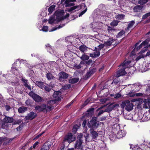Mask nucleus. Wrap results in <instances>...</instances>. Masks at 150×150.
Wrapping results in <instances>:
<instances>
[{
    "label": "nucleus",
    "instance_id": "f257e3e1",
    "mask_svg": "<svg viewBox=\"0 0 150 150\" xmlns=\"http://www.w3.org/2000/svg\"><path fill=\"white\" fill-rule=\"evenodd\" d=\"M89 138V135L87 134L86 136H83L80 133L77 136V140L74 144V149L76 150H84V142L86 144L87 142V139Z\"/></svg>",
    "mask_w": 150,
    "mask_h": 150
},
{
    "label": "nucleus",
    "instance_id": "f03ea898",
    "mask_svg": "<svg viewBox=\"0 0 150 150\" xmlns=\"http://www.w3.org/2000/svg\"><path fill=\"white\" fill-rule=\"evenodd\" d=\"M13 119L12 117H9L7 116L4 119L3 123L2 125V128L3 129H6L7 127L8 123H11L13 122Z\"/></svg>",
    "mask_w": 150,
    "mask_h": 150
},
{
    "label": "nucleus",
    "instance_id": "7ed1b4c3",
    "mask_svg": "<svg viewBox=\"0 0 150 150\" xmlns=\"http://www.w3.org/2000/svg\"><path fill=\"white\" fill-rule=\"evenodd\" d=\"M98 124L96 122V118L93 117L91 120L88 122V126L91 128V129H93L94 128H96L98 127Z\"/></svg>",
    "mask_w": 150,
    "mask_h": 150
},
{
    "label": "nucleus",
    "instance_id": "20e7f679",
    "mask_svg": "<svg viewBox=\"0 0 150 150\" xmlns=\"http://www.w3.org/2000/svg\"><path fill=\"white\" fill-rule=\"evenodd\" d=\"M29 94L36 102H40L42 100L41 97L34 93L33 91L30 92Z\"/></svg>",
    "mask_w": 150,
    "mask_h": 150
},
{
    "label": "nucleus",
    "instance_id": "39448f33",
    "mask_svg": "<svg viewBox=\"0 0 150 150\" xmlns=\"http://www.w3.org/2000/svg\"><path fill=\"white\" fill-rule=\"evenodd\" d=\"M55 101L53 100H51L48 102L47 105H45V111L48 112L51 111L53 108L52 105L54 104Z\"/></svg>",
    "mask_w": 150,
    "mask_h": 150
},
{
    "label": "nucleus",
    "instance_id": "423d86ee",
    "mask_svg": "<svg viewBox=\"0 0 150 150\" xmlns=\"http://www.w3.org/2000/svg\"><path fill=\"white\" fill-rule=\"evenodd\" d=\"M132 90L134 92H136L139 91L141 89L142 86L140 83H137L135 84H133L131 86Z\"/></svg>",
    "mask_w": 150,
    "mask_h": 150
},
{
    "label": "nucleus",
    "instance_id": "0eeeda50",
    "mask_svg": "<svg viewBox=\"0 0 150 150\" xmlns=\"http://www.w3.org/2000/svg\"><path fill=\"white\" fill-rule=\"evenodd\" d=\"M75 140V137L71 133L69 134L64 138V141L71 143Z\"/></svg>",
    "mask_w": 150,
    "mask_h": 150
},
{
    "label": "nucleus",
    "instance_id": "6e6552de",
    "mask_svg": "<svg viewBox=\"0 0 150 150\" xmlns=\"http://www.w3.org/2000/svg\"><path fill=\"white\" fill-rule=\"evenodd\" d=\"M120 67V69L118 71L117 73L116 77H118L120 76L125 75L127 73L125 71V68H123L122 67Z\"/></svg>",
    "mask_w": 150,
    "mask_h": 150
},
{
    "label": "nucleus",
    "instance_id": "1a4fd4ad",
    "mask_svg": "<svg viewBox=\"0 0 150 150\" xmlns=\"http://www.w3.org/2000/svg\"><path fill=\"white\" fill-rule=\"evenodd\" d=\"M119 106V105L117 103L110 105L108 108L105 110V111L106 112L110 111L113 109H116Z\"/></svg>",
    "mask_w": 150,
    "mask_h": 150
},
{
    "label": "nucleus",
    "instance_id": "9d476101",
    "mask_svg": "<svg viewBox=\"0 0 150 150\" xmlns=\"http://www.w3.org/2000/svg\"><path fill=\"white\" fill-rule=\"evenodd\" d=\"M36 115L32 111L29 113L25 117V118L27 120H32L35 118Z\"/></svg>",
    "mask_w": 150,
    "mask_h": 150
},
{
    "label": "nucleus",
    "instance_id": "9b49d317",
    "mask_svg": "<svg viewBox=\"0 0 150 150\" xmlns=\"http://www.w3.org/2000/svg\"><path fill=\"white\" fill-rule=\"evenodd\" d=\"M10 140L5 137H0V144L3 143L4 144H6L10 142Z\"/></svg>",
    "mask_w": 150,
    "mask_h": 150
},
{
    "label": "nucleus",
    "instance_id": "f8f14e48",
    "mask_svg": "<svg viewBox=\"0 0 150 150\" xmlns=\"http://www.w3.org/2000/svg\"><path fill=\"white\" fill-rule=\"evenodd\" d=\"M133 105L129 101H127L125 104V109L128 111H130L133 109Z\"/></svg>",
    "mask_w": 150,
    "mask_h": 150
},
{
    "label": "nucleus",
    "instance_id": "ddd939ff",
    "mask_svg": "<svg viewBox=\"0 0 150 150\" xmlns=\"http://www.w3.org/2000/svg\"><path fill=\"white\" fill-rule=\"evenodd\" d=\"M58 76L59 79L61 81L62 80V79H67L68 76V75L64 72H61L59 74Z\"/></svg>",
    "mask_w": 150,
    "mask_h": 150
},
{
    "label": "nucleus",
    "instance_id": "4468645a",
    "mask_svg": "<svg viewBox=\"0 0 150 150\" xmlns=\"http://www.w3.org/2000/svg\"><path fill=\"white\" fill-rule=\"evenodd\" d=\"M131 63V62L130 61H124L123 63L121 64L119 66L122 67L123 68H125V69L127 68H129L131 66L130 65V64Z\"/></svg>",
    "mask_w": 150,
    "mask_h": 150
},
{
    "label": "nucleus",
    "instance_id": "2eb2a0df",
    "mask_svg": "<svg viewBox=\"0 0 150 150\" xmlns=\"http://www.w3.org/2000/svg\"><path fill=\"white\" fill-rule=\"evenodd\" d=\"M45 104H43L41 105H37L35 107V110L39 112L41 111H45Z\"/></svg>",
    "mask_w": 150,
    "mask_h": 150
},
{
    "label": "nucleus",
    "instance_id": "dca6fc26",
    "mask_svg": "<svg viewBox=\"0 0 150 150\" xmlns=\"http://www.w3.org/2000/svg\"><path fill=\"white\" fill-rule=\"evenodd\" d=\"M60 92L59 91L55 92L53 94V96L55 98L54 100L55 102L56 101H58L61 100V98L60 97Z\"/></svg>",
    "mask_w": 150,
    "mask_h": 150
},
{
    "label": "nucleus",
    "instance_id": "f3484780",
    "mask_svg": "<svg viewBox=\"0 0 150 150\" xmlns=\"http://www.w3.org/2000/svg\"><path fill=\"white\" fill-rule=\"evenodd\" d=\"M76 0H66L65 2V6L66 7L71 6L74 5V2Z\"/></svg>",
    "mask_w": 150,
    "mask_h": 150
},
{
    "label": "nucleus",
    "instance_id": "a211bd4d",
    "mask_svg": "<svg viewBox=\"0 0 150 150\" xmlns=\"http://www.w3.org/2000/svg\"><path fill=\"white\" fill-rule=\"evenodd\" d=\"M126 134L125 132L123 130H119L117 134V137L118 139H120L124 137Z\"/></svg>",
    "mask_w": 150,
    "mask_h": 150
},
{
    "label": "nucleus",
    "instance_id": "6ab92c4d",
    "mask_svg": "<svg viewBox=\"0 0 150 150\" xmlns=\"http://www.w3.org/2000/svg\"><path fill=\"white\" fill-rule=\"evenodd\" d=\"M81 8V6H73L67 9V11L70 12L73 11H78Z\"/></svg>",
    "mask_w": 150,
    "mask_h": 150
},
{
    "label": "nucleus",
    "instance_id": "aec40b11",
    "mask_svg": "<svg viewBox=\"0 0 150 150\" xmlns=\"http://www.w3.org/2000/svg\"><path fill=\"white\" fill-rule=\"evenodd\" d=\"M16 64V63H14L12 64V66L11 68V71L14 74L16 75L18 74V71L16 68L14 67V65H15Z\"/></svg>",
    "mask_w": 150,
    "mask_h": 150
},
{
    "label": "nucleus",
    "instance_id": "412c9836",
    "mask_svg": "<svg viewBox=\"0 0 150 150\" xmlns=\"http://www.w3.org/2000/svg\"><path fill=\"white\" fill-rule=\"evenodd\" d=\"M51 146L50 144H48L47 143H46L42 146L40 150H49Z\"/></svg>",
    "mask_w": 150,
    "mask_h": 150
},
{
    "label": "nucleus",
    "instance_id": "4be33fe9",
    "mask_svg": "<svg viewBox=\"0 0 150 150\" xmlns=\"http://www.w3.org/2000/svg\"><path fill=\"white\" fill-rule=\"evenodd\" d=\"M79 49L81 52L84 53L87 51L88 47L85 45H83L79 46Z\"/></svg>",
    "mask_w": 150,
    "mask_h": 150
},
{
    "label": "nucleus",
    "instance_id": "5701e85b",
    "mask_svg": "<svg viewBox=\"0 0 150 150\" xmlns=\"http://www.w3.org/2000/svg\"><path fill=\"white\" fill-rule=\"evenodd\" d=\"M142 118L145 121L148 120L150 119V114L147 112L145 113Z\"/></svg>",
    "mask_w": 150,
    "mask_h": 150
},
{
    "label": "nucleus",
    "instance_id": "b1692460",
    "mask_svg": "<svg viewBox=\"0 0 150 150\" xmlns=\"http://www.w3.org/2000/svg\"><path fill=\"white\" fill-rule=\"evenodd\" d=\"M90 132L93 139H95L98 136V133L96 131H94L93 129H91Z\"/></svg>",
    "mask_w": 150,
    "mask_h": 150
},
{
    "label": "nucleus",
    "instance_id": "393cba45",
    "mask_svg": "<svg viewBox=\"0 0 150 150\" xmlns=\"http://www.w3.org/2000/svg\"><path fill=\"white\" fill-rule=\"evenodd\" d=\"M78 57H79L83 61L87 60L89 59V56L86 55L84 53L82 54L81 56H78Z\"/></svg>",
    "mask_w": 150,
    "mask_h": 150
},
{
    "label": "nucleus",
    "instance_id": "a878e982",
    "mask_svg": "<svg viewBox=\"0 0 150 150\" xmlns=\"http://www.w3.org/2000/svg\"><path fill=\"white\" fill-rule=\"evenodd\" d=\"M22 81L24 83V85L25 86L30 90H31V87L30 86V85H29L27 83V80L25 79H24L22 78Z\"/></svg>",
    "mask_w": 150,
    "mask_h": 150
},
{
    "label": "nucleus",
    "instance_id": "bb28decb",
    "mask_svg": "<svg viewBox=\"0 0 150 150\" xmlns=\"http://www.w3.org/2000/svg\"><path fill=\"white\" fill-rule=\"evenodd\" d=\"M96 69H93L92 70H90L89 71L87 72L86 74V76L87 78L89 77L92 74H93L94 72L95 71Z\"/></svg>",
    "mask_w": 150,
    "mask_h": 150
},
{
    "label": "nucleus",
    "instance_id": "cd10ccee",
    "mask_svg": "<svg viewBox=\"0 0 150 150\" xmlns=\"http://www.w3.org/2000/svg\"><path fill=\"white\" fill-rule=\"evenodd\" d=\"M135 23V21H130L128 24L127 27V30H129L132 28Z\"/></svg>",
    "mask_w": 150,
    "mask_h": 150
},
{
    "label": "nucleus",
    "instance_id": "c85d7f7f",
    "mask_svg": "<svg viewBox=\"0 0 150 150\" xmlns=\"http://www.w3.org/2000/svg\"><path fill=\"white\" fill-rule=\"evenodd\" d=\"M27 110V108L24 107H20L18 109V112L19 113H23Z\"/></svg>",
    "mask_w": 150,
    "mask_h": 150
},
{
    "label": "nucleus",
    "instance_id": "c756f323",
    "mask_svg": "<svg viewBox=\"0 0 150 150\" xmlns=\"http://www.w3.org/2000/svg\"><path fill=\"white\" fill-rule=\"evenodd\" d=\"M79 80V79L77 78H73L70 79L69 81V83L73 84L77 83Z\"/></svg>",
    "mask_w": 150,
    "mask_h": 150
},
{
    "label": "nucleus",
    "instance_id": "7c9ffc66",
    "mask_svg": "<svg viewBox=\"0 0 150 150\" xmlns=\"http://www.w3.org/2000/svg\"><path fill=\"white\" fill-rule=\"evenodd\" d=\"M142 9L141 6L139 5H137L135 6L133 8L134 11L135 12H139Z\"/></svg>",
    "mask_w": 150,
    "mask_h": 150
},
{
    "label": "nucleus",
    "instance_id": "2f4dec72",
    "mask_svg": "<svg viewBox=\"0 0 150 150\" xmlns=\"http://www.w3.org/2000/svg\"><path fill=\"white\" fill-rule=\"evenodd\" d=\"M46 77L47 79L50 80L52 79H53L54 77L51 73H47L46 74Z\"/></svg>",
    "mask_w": 150,
    "mask_h": 150
},
{
    "label": "nucleus",
    "instance_id": "473e14b6",
    "mask_svg": "<svg viewBox=\"0 0 150 150\" xmlns=\"http://www.w3.org/2000/svg\"><path fill=\"white\" fill-rule=\"evenodd\" d=\"M125 15L122 14H118L116 16V19L119 20H121L124 18Z\"/></svg>",
    "mask_w": 150,
    "mask_h": 150
},
{
    "label": "nucleus",
    "instance_id": "72a5a7b5",
    "mask_svg": "<svg viewBox=\"0 0 150 150\" xmlns=\"http://www.w3.org/2000/svg\"><path fill=\"white\" fill-rule=\"evenodd\" d=\"M37 86L42 89L45 87V85L44 84V83L41 82H37L36 83Z\"/></svg>",
    "mask_w": 150,
    "mask_h": 150
},
{
    "label": "nucleus",
    "instance_id": "f704fd0d",
    "mask_svg": "<svg viewBox=\"0 0 150 150\" xmlns=\"http://www.w3.org/2000/svg\"><path fill=\"white\" fill-rule=\"evenodd\" d=\"M119 22V21L117 20H114L110 23V25L113 26H117Z\"/></svg>",
    "mask_w": 150,
    "mask_h": 150
},
{
    "label": "nucleus",
    "instance_id": "c9c22d12",
    "mask_svg": "<svg viewBox=\"0 0 150 150\" xmlns=\"http://www.w3.org/2000/svg\"><path fill=\"white\" fill-rule=\"evenodd\" d=\"M55 6V5H53L50 7L48 9V11L50 13H51L54 10Z\"/></svg>",
    "mask_w": 150,
    "mask_h": 150
},
{
    "label": "nucleus",
    "instance_id": "e433bc0d",
    "mask_svg": "<svg viewBox=\"0 0 150 150\" xmlns=\"http://www.w3.org/2000/svg\"><path fill=\"white\" fill-rule=\"evenodd\" d=\"M53 87V86H50V85H48L47 86H45V87L43 88H44L45 90L47 92L50 91L52 88Z\"/></svg>",
    "mask_w": 150,
    "mask_h": 150
},
{
    "label": "nucleus",
    "instance_id": "4c0bfd02",
    "mask_svg": "<svg viewBox=\"0 0 150 150\" xmlns=\"http://www.w3.org/2000/svg\"><path fill=\"white\" fill-rule=\"evenodd\" d=\"M125 33V32L124 31L122 30L117 35L116 37L117 38H119L121 37L123 35H124Z\"/></svg>",
    "mask_w": 150,
    "mask_h": 150
},
{
    "label": "nucleus",
    "instance_id": "58836bf2",
    "mask_svg": "<svg viewBox=\"0 0 150 150\" xmlns=\"http://www.w3.org/2000/svg\"><path fill=\"white\" fill-rule=\"evenodd\" d=\"M149 1H150V0H140L139 2V3L140 4L143 5Z\"/></svg>",
    "mask_w": 150,
    "mask_h": 150
},
{
    "label": "nucleus",
    "instance_id": "ea45409f",
    "mask_svg": "<svg viewBox=\"0 0 150 150\" xmlns=\"http://www.w3.org/2000/svg\"><path fill=\"white\" fill-rule=\"evenodd\" d=\"M93 53L94 54L95 57H98L100 55V52L99 50H96L95 52H94Z\"/></svg>",
    "mask_w": 150,
    "mask_h": 150
},
{
    "label": "nucleus",
    "instance_id": "a19ab883",
    "mask_svg": "<svg viewBox=\"0 0 150 150\" xmlns=\"http://www.w3.org/2000/svg\"><path fill=\"white\" fill-rule=\"evenodd\" d=\"M71 87V85L70 84H66L63 86V88L64 89H67Z\"/></svg>",
    "mask_w": 150,
    "mask_h": 150
},
{
    "label": "nucleus",
    "instance_id": "79ce46f5",
    "mask_svg": "<svg viewBox=\"0 0 150 150\" xmlns=\"http://www.w3.org/2000/svg\"><path fill=\"white\" fill-rule=\"evenodd\" d=\"M78 127L79 126L77 125H74L72 129L73 132L75 133L77 131L78 128Z\"/></svg>",
    "mask_w": 150,
    "mask_h": 150
},
{
    "label": "nucleus",
    "instance_id": "37998d69",
    "mask_svg": "<svg viewBox=\"0 0 150 150\" xmlns=\"http://www.w3.org/2000/svg\"><path fill=\"white\" fill-rule=\"evenodd\" d=\"M93 110L94 109L92 108L90 109L87 111L88 114H89V115H92L93 113Z\"/></svg>",
    "mask_w": 150,
    "mask_h": 150
},
{
    "label": "nucleus",
    "instance_id": "c03bdc74",
    "mask_svg": "<svg viewBox=\"0 0 150 150\" xmlns=\"http://www.w3.org/2000/svg\"><path fill=\"white\" fill-rule=\"evenodd\" d=\"M39 144V142L38 141H37L32 146H31L30 148V149L29 150H31L32 149H35L36 146L37 145Z\"/></svg>",
    "mask_w": 150,
    "mask_h": 150
},
{
    "label": "nucleus",
    "instance_id": "a18cd8bd",
    "mask_svg": "<svg viewBox=\"0 0 150 150\" xmlns=\"http://www.w3.org/2000/svg\"><path fill=\"white\" fill-rule=\"evenodd\" d=\"M7 91L9 94H11L12 92H13V90L12 88L9 87L8 88Z\"/></svg>",
    "mask_w": 150,
    "mask_h": 150
},
{
    "label": "nucleus",
    "instance_id": "49530a36",
    "mask_svg": "<svg viewBox=\"0 0 150 150\" xmlns=\"http://www.w3.org/2000/svg\"><path fill=\"white\" fill-rule=\"evenodd\" d=\"M105 46V45L104 44H101L99 45H98V50H99V51H100V50H101Z\"/></svg>",
    "mask_w": 150,
    "mask_h": 150
},
{
    "label": "nucleus",
    "instance_id": "de8ad7c7",
    "mask_svg": "<svg viewBox=\"0 0 150 150\" xmlns=\"http://www.w3.org/2000/svg\"><path fill=\"white\" fill-rule=\"evenodd\" d=\"M112 44V42L109 41L105 42L104 43V45L105 46H109L110 45Z\"/></svg>",
    "mask_w": 150,
    "mask_h": 150
},
{
    "label": "nucleus",
    "instance_id": "09e8293b",
    "mask_svg": "<svg viewBox=\"0 0 150 150\" xmlns=\"http://www.w3.org/2000/svg\"><path fill=\"white\" fill-rule=\"evenodd\" d=\"M46 47L47 48V49L49 52H50V50L52 49L51 46H50L49 44H47L45 45Z\"/></svg>",
    "mask_w": 150,
    "mask_h": 150
},
{
    "label": "nucleus",
    "instance_id": "8fccbe9b",
    "mask_svg": "<svg viewBox=\"0 0 150 150\" xmlns=\"http://www.w3.org/2000/svg\"><path fill=\"white\" fill-rule=\"evenodd\" d=\"M149 40L148 39H146L145 41L142 42V44L143 46H144L147 45L149 42Z\"/></svg>",
    "mask_w": 150,
    "mask_h": 150
},
{
    "label": "nucleus",
    "instance_id": "3c124183",
    "mask_svg": "<svg viewBox=\"0 0 150 150\" xmlns=\"http://www.w3.org/2000/svg\"><path fill=\"white\" fill-rule=\"evenodd\" d=\"M55 20L52 18H50L48 22L50 24H52L54 22Z\"/></svg>",
    "mask_w": 150,
    "mask_h": 150
},
{
    "label": "nucleus",
    "instance_id": "603ef678",
    "mask_svg": "<svg viewBox=\"0 0 150 150\" xmlns=\"http://www.w3.org/2000/svg\"><path fill=\"white\" fill-rule=\"evenodd\" d=\"M63 26V25L62 26H61V25H59L58 27H55L54 28H53L51 30V31H54L57 29H59L62 27Z\"/></svg>",
    "mask_w": 150,
    "mask_h": 150
},
{
    "label": "nucleus",
    "instance_id": "864d4df0",
    "mask_svg": "<svg viewBox=\"0 0 150 150\" xmlns=\"http://www.w3.org/2000/svg\"><path fill=\"white\" fill-rule=\"evenodd\" d=\"M25 103L26 105H28L30 106L31 105V103L30 100H26L25 102Z\"/></svg>",
    "mask_w": 150,
    "mask_h": 150
},
{
    "label": "nucleus",
    "instance_id": "5fc2aeb1",
    "mask_svg": "<svg viewBox=\"0 0 150 150\" xmlns=\"http://www.w3.org/2000/svg\"><path fill=\"white\" fill-rule=\"evenodd\" d=\"M48 27L47 26L43 27L42 29V30L44 32H47L48 30Z\"/></svg>",
    "mask_w": 150,
    "mask_h": 150
},
{
    "label": "nucleus",
    "instance_id": "6e6d98bb",
    "mask_svg": "<svg viewBox=\"0 0 150 150\" xmlns=\"http://www.w3.org/2000/svg\"><path fill=\"white\" fill-rule=\"evenodd\" d=\"M121 95L120 93H117L115 95L114 98H118L121 96Z\"/></svg>",
    "mask_w": 150,
    "mask_h": 150
},
{
    "label": "nucleus",
    "instance_id": "4d7b16f0",
    "mask_svg": "<svg viewBox=\"0 0 150 150\" xmlns=\"http://www.w3.org/2000/svg\"><path fill=\"white\" fill-rule=\"evenodd\" d=\"M87 8H86L85 10H84V11H82L81 13L79 14V17H80L83 14L87 11Z\"/></svg>",
    "mask_w": 150,
    "mask_h": 150
},
{
    "label": "nucleus",
    "instance_id": "13d9d810",
    "mask_svg": "<svg viewBox=\"0 0 150 150\" xmlns=\"http://www.w3.org/2000/svg\"><path fill=\"white\" fill-rule=\"evenodd\" d=\"M74 67L75 69H79L81 68V66H80V65H78V64H75L74 65Z\"/></svg>",
    "mask_w": 150,
    "mask_h": 150
},
{
    "label": "nucleus",
    "instance_id": "bf43d9fd",
    "mask_svg": "<svg viewBox=\"0 0 150 150\" xmlns=\"http://www.w3.org/2000/svg\"><path fill=\"white\" fill-rule=\"evenodd\" d=\"M143 57V56L142 55H140L138 56L136 59V61H137L139 60L141 58Z\"/></svg>",
    "mask_w": 150,
    "mask_h": 150
},
{
    "label": "nucleus",
    "instance_id": "052dcab7",
    "mask_svg": "<svg viewBox=\"0 0 150 150\" xmlns=\"http://www.w3.org/2000/svg\"><path fill=\"white\" fill-rule=\"evenodd\" d=\"M112 30H115L111 27L108 26V32H110Z\"/></svg>",
    "mask_w": 150,
    "mask_h": 150
},
{
    "label": "nucleus",
    "instance_id": "680f3d73",
    "mask_svg": "<svg viewBox=\"0 0 150 150\" xmlns=\"http://www.w3.org/2000/svg\"><path fill=\"white\" fill-rule=\"evenodd\" d=\"M128 96L130 97H133L135 96V94H134L133 93H130L128 94Z\"/></svg>",
    "mask_w": 150,
    "mask_h": 150
},
{
    "label": "nucleus",
    "instance_id": "e2e57ef3",
    "mask_svg": "<svg viewBox=\"0 0 150 150\" xmlns=\"http://www.w3.org/2000/svg\"><path fill=\"white\" fill-rule=\"evenodd\" d=\"M107 99L106 98L102 99L100 100V101L102 103H104L106 102Z\"/></svg>",
    "mask_w": 150,
    "mask_h": 150
},
{
    "label": "nucleus",
    "instance_id": "0e129e2a",
    "mask_svg": "<svg viewBox=\"0 0 150 150\" xmlns=\"http://www.w3.org/2000/svg\"><path fill=\"white\" fill-rule=\"evenodd\" d=\"M143 46L142 43L139 45V46L137 48V50H139Z\"/></svg>",
    "mask_w": 150,
    "mask_h": 150
},
{
    "label": "nucleus",
    "instance_id": "69168bd1",
    "mask_svg": "<svg viewBox=\"0 0 150 150\" xmlns=\"http://www.w3.org/2000/svg\"><path fill=\"white\" fill-rule=\"evenodd\" d=\"M143 94L142 93H138L135 94V96H141L143 95Z\"/></svg>",
    "mask_w": 150,
    "mask_h": 150
},
{
    "label": "nucleus",
    "instance_id": "338daca9",
    "mask_svg": "<svg viewBox=\"0 0 150 150\" xmlns=\"http://www.w3.org/2000/svg\"><path fill=\"white\" fill-rule=\"evenodd\" d=\"M20 62L21 63H26L27 61L26 60H24L23 59H21L20 61Z\"/></svg>",
    "mask_w": 150,
    "mask_h": 150
},
{
    "label": "nucleus",
    "instance_id": "774afa93",
    "mask_svg": "<svg viewBox=\"0 0 150 150\" xmlns=\"http://www.w3.org/2000/svg\"><path fill=\"white\" fill-rule=\"evenodd\" d=\"M86 120H85L83 121L82 123V126L83 127H84L86 125Z\"/></svg>",
    "mask_w": 150,
    "mask_h": 150
}]
</instances>
